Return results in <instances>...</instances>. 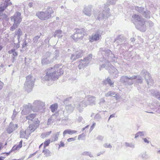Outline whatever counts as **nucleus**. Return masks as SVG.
I'll list each match as a JSON object with an SVG mask.
<instances>
[{
    "label": "nucleus",
    "instance_id": "56",
    "mask_svg": "<svg viewBox=\"0 0 160 160\" xmlns=\"http://www.w3.org/2000/svg\"><path fill=\"white\" fill-rule=\"evenodd\" d=\"M18 41V43L17 44H16L15 45L16 48L17 49H18L20 47L21 40L19 39V41Z\"/></svg>",
    "mask_w": 160,
    "mask_h": 160
},
{
    "label": "nucleus",
    "instance_id": "6",
    "mask_svg": "<svg viewBox=\"0 0 160 160\" xmlns=\"http://www.w3.org/2000/svg\"><path fill=\"white\" fill-rule=\"evenodd\" d=\"M53 12L52 8L49 6L45 11L37 13L36 15L41 20H46L51 17V14Z\"/></svg>",
    "mask_w": 160,
    "mask_h": 160
},
{
    "label": "nucleus",
    "instance_id": "43",
    "mask_svg": "<svg viewBox=\"0 0 160 160\" xmlns=\"http://www.w3.org/2000/svg\"><path fill=\"white\" fill-rule=\"evenodd\" d=\"M144 132H143L139 131L137 132L135 134V138H137L139 136H143L144 135Z\"/></svg>",
    "mask_w": 160,
    "mask_h": 160
},
{
    "label": "nucleus",
    "instance_id": "37",
    "mask_svg": "<svg viewBox=\"0 0 160 160\" xmlns=\"http://www.w3.org/2000/svg\"><path fill=\"white\" fill-rule=\"evenodd\" d=\"M115 94V92L112 91H110L106 93L105 94V96L106 97L112 96H113V95H114Z\"/></svg>",
    "mask_w": 160,
    "mask_h": 160
},
{
    "label": "nucleus",
    "instance_id": "31",
    "mask_svg": "<svg viewBox=\"0 0 160 160\" xmlns=\"http://www.w3.org/2000/svg\"><path fill=\"white\" fill-rule=\"evenodd\" d=\"M151 93L153 96H155L157 98L160 100V92L152 90Z\"/></svg>",
    "mask_w": 160,
    "mask_h": 160
},
{
    "label": "nucleus",
    "instance_id": "48",
    "mask_svg": "<svg viewBox=\"0 0 160 160\" xmlns=\"http://www.w3.org/2000/svg\"><path fill=\"white\" fill-rule=\"evenodd\" d=\"M103 146L105 148H112V146L110 144H108L107 143H105L103 144Z\"/></svg>",
    "mask_w": 160,
    "mask_h": 160
},
{
    "label": "nucleus",
    "instance_id": "64",
    "mask_svg": "<svg viewBox=\"0 0 160 160\" xmlns=\"http://www.w3.org/2000/svg\"><path fill=\"white\" fill-rule=\"evenodd\" d=\"M64 146V143L63 142L61 141L60 142V145H59V147H63Z\"/></svg>",
    "mask_w": 160,
    "mask_h": 160
},
{
    "label": "nucleus",
    "instance_id": "19",
    "mask_svg": "<svg viewBox=\"0 0 160 160\" xmlns=\"http://www.w3.org/2000/svg\"><path fill=\"white\" fill-rule=\"evenodd\" d=\"M18 125L17 124H14L12 122H11L7 129V131L8 133H11L17 129Z\"/></svg>",
    "mask_w": 160,
    "mask_h": 160
},
{
    "label": "nucleus",
    "instance_id": "16",
    "mask_svg": "<svg viewBox=\"0 0 160 160\" xmlns=\"http://www.w3.org/2000/svg\"><path fill=\"white\" fill-rule=\"evenodd\" d=\"M109 9L108 7V6L105 7L104 10L102 12H98L97 19L100 20L103 19L104 18L107 17L108 16H109Z\"/></svg>",
    "mask_w": 160,
    "mask_h": 160
},
{
    "label": "nucleus",
    "instance_id": "25",
    "mask_svg": "<svg viewBox=\"0 0 160 160\" xmlns=\"http://www.w3.org/2000/svg\"><path fill=\"white\" fill-rule=\"evenodd\" d=\"M101 37V35L96 32L95 34H92V37L90 38L89 41L90 42H93L94 41H97L98 40L100 37Z\"/></svg>",
    "mask_w": 160,
    "mask_h": 160
},
{
    "label": "nucleus",
    "instance_id": "7",
    "mask_svg": "<svg viewBox=\"0 0 160 160\" xmlns=\"http://www.w3.org/2000/svg\"><path fill=\"white\" fill-rule=\"evenodd\" d=\"M35 79L30 75L26 77V80L24 84V89L28 93L31 91L34 85Z\"/></svg>",
    "mask_w": 160,
    "mask_h": 160
},
{
    "label": "nucleus",
    "instance_id": "53",
    "mask_svg": "<svg viewBox=\"0 0 160 160\" xmlns=\"http://www.w3.org/2000/svg\"><path fill=\"white\" fill-rule=\"evenodd\" d=\"M17 114V112L14 109L13 111V113L11 117L12 119L13 120L14 119L15 117H16V115Z\"/></svg>",
    "mask_w": 160,
    "mask_h": 160
},
{
    "label": "nucleus",
    "instance_id": "35",
    "mask_svg": "<svg viewBox=\"0 0 160 160\" xmlns=\"http://www.w3.org/2000/svg\"><path fill=\"white\" fill-rule=\"evenodd\" d=\"M58 108V104L55 103L50 106V108L52 112H54Z\"/></svg>",
    "mask_w": 160,
    "mask_h": 160
},
{
    "label": "nucleus",
    "instance_id": "17",
    "mask_svg": "<svg viewBox=\"0 0 160 160\" xmlns=\"http://www.w3.org/2000/svg\"><path fill=\"white\" fill-rule=\"evenodd\" d=\"M0 4V11L3 12L8 6H11L12 4L11 2H9L8 1L2 0Z\"/></svg>",
    "mask_w": 160,
    "mask_h": 160
},
{
    "label": "nucleus",
    "instance_id": "8",
    "mask_svg": "<svg viewBox=\"0 0 160 160\" xmlns=\"http://www.w3.org/2000/svg\"><path fill=\"white\" fill-rule=\"evenodd\" d=\"M137 78V76L135 75L132 77L123 76L121 77L120 81L125 85L130 86L134 83L133 80L136 79Z\"/></svg>",
    "mask_w": 160,
    "mask_h": 160
},
{
    "label": "nucleus",
    "instance_id": "24",
    "mask_svg": "<svg viewBox=\"0 0 160 160\" xmlns=\"http://www.w3.org/2000/svg\"><path fill=\"white\" fill-rule=\"evenodd\" d=\"M87 106V104L85 101H83L78 103L77 107V108L80 112L82 111L83 108Z\"/></svg>",
    "mask_w": 160,
    "mask_h": 160
},
{
    "label": "nucleus",
    "instance_id": "60",
    "mask_svg": "<svg viewBox=\"0 0 160 160\" xmlns=\"http://www.w3.org/2000/svg\"><path fill=\"white\" fill-rule=\"evenodd\" d=\"M18 149L16 146H14L12 149L11 150V152H12V151H14L15 150H17Z\"/></svg>",
    "mask_w": 160,
    "mask_h": 160
},
{
    "label": "nucleus",
    "instance_id": "14",
    "mask_svg": "<svg viewBox=\"0 0 160 160\" xmlns=\"http://www.w3.org/2000/svg\"><path fill=\"white\" fill-rule=\"evenodd\" d=\"M140 75L144 78L147 84L149 83H152L153 82V79L151 77L150 74L146 70L143 69L140 72Z\"/></svg>",
    "mask_w": 160,
    "mask_h": 160
},
{
    "label": "nucleus",
    "instance_id": "15",
    "mask_svg": "<svg viewBox=\"0 0 160 160\" xmlns=\"http://www.w3.org/2000/svg\"><path fill=\"white\" fill-rule=\"evenodd\" d=\"M135 9L139 13L142 14L144 17L147 18H149L150 17V12L147 10L142 7L136 6Z\"/></svg>",
    "mask_w": 160,
    "mask_h": 160
},
{
    "label": "nucleus",
    "instance_id": "39",
    "mask_svg": "<svg viewBox=\"0 0 160 160\" xmlns=\"http://www.w3.org/2000/svg\"><path fill=\"white\" fill-rule=\"evenodd\" d=\"M42 152L44 153V155L46 157L50 156L51 155V153L50 151L47 149L43 150Z\"/></svg>",
    "mask_w": 160,
    "mask_h": 160
},
{
    "label": "nucleus",
    "instance_id": "27",
    "mask_svg": "<svg viewBox=\"0 0 160 160\" xmlns=\"http://www.w3.org/2000/svg\"><path fill=\"white\" fill-rule=\"evenodd\" d=\"M56 114L52 115L48 119L47 124L49 125L52 123L53 122L56 121Z\"/></svg>",
    "mask_w": 160,
    "mask_h": 160
},
{
    "label": "nucleus",
    "instance_id": "45",
    "mask_svg": "<svg viewBox=\"0 0 160 160\" xmlns=\"http://www.w3.org/2000/svg\"><path fill=\"white\" fill-rule=\"evenodd\" d=\"M51 140L50 139H48L44 142V148L48 146L49 145V144L50 143Z\"/></svg>",
    "mask_w": 160,
    "mask_h": 160
},
{
    "label": "nucleus",
    "instance_id": "59",
    "mask_svg": "<svg viewBox=\"0 0 160 160\" xmlns=\"http://www.w3.org/2000/svg\"><path fill=\"white\" fill-rule=\"evenodd\" d=\"M52 133L51 131L46 132L45 133V137H47V136L50 135Z\"/></svg>",
    "mask_w": 160,
    "mask_h": 160
},
{
    "label": "nucleus",
    "instance_id": "11",
    "mask_svg": "<svg viewBox=\"0 0 160 160\" xmlns=\"http://www.w3.org/2000/svg\"><path fill=\"white\" fill-rule=\"evenodd\" d=\"M92 58V55L90 54L84 58L83 60L81 59L79 62V64L78 66L79 69H81L87 66L91 61Z\"/></svg>",
    "mask_w": 160,
    "mask_h": 160
},
{
    "label": "nucleus",
    "instance_id": "54",
    "mask_svg": "<svg viewBox=\"0 0 160 160\" xmlns=\"http://www.w3.org/2000/svg\"><path fill=\"white\" fill-rule=\"evenodd\" d=\"M95 119L98 121L101 118V116L99 114H97L95 117Z\"/></svg>",
    "mask_w": 160,
    "mask_h": 160
},
{
    "label": "nucleus",
    "instance_id": "41",
    "mask_svg": "<svg viewBox=\"0 0 160 160\" xmlns=\"http://www.w3.org/2000/svg\"><path fill=\"white\" fill-rule=\"evenodd\" d=\"M40 36H36L34 37V38L33 39V43H36L38 42V39L40 37V36L42 35V33H40Z\"/></svg>",
    "mask_w": 160,
    "mask_h": 160
},
{
    "label": "nucleus",
    "instance_id": "22",
    "mask_svg": "<svg viewBox=\"0 0 160 160\" xmlns=\"http://www.w3.org/2000/svg\"><path fill=\"white\" fill-rule=\"evenodd\" d=\"M92 8L91 5L85 7L83 10L84 14L86 16H90L92 14Z\"/></svg>",
    "mask_w": 160,
    "mask_h": 160
},
{
    "label": "nucleus",
    "instance_id": "38",
    "mask_svg": "<svg viewBox=\"0 0 160 160\" xmlns=\"http://www.w3.org/2000/svg\"><path fill=\"white\" fill-rule=\"evenodd\" d=\"M125 144L126 147H130L131 148H135L134 144L132 142H126L125 143Z\"/></svg>",
    "mask_w": 160,
    "mask_h": 160
},
{
    "label": "nucleus",
    "instance_id": "29",
    "mask_svg": "<svg viewBox=\"0 0 160 160\" xmlns=\"http://www.w3.org/2000/svg\"><path fill=\"white\" fill-rule=\"evenodd\" d=\"M77 132L74 130H72L71 129H66L64 131L63 133V137H64L65 134H69L71 135L74 133H76Z\"/></svg>",
    "mask_w": 160,
    "mask_h": 160
},
{
    "label": "nucleus",
    "instance_id": "3",
    "mask_svg": "<svg viewBox=\"0 0 160 160\" xmlns=\"http://www.w3.org/2000/svg\"><path fill=\"white\" fill-rule=\"evenodd\" d=\"M132 20L135 24L137 28L142 32L146 30L145 21L141 16L134 14L132 16Z\"/></svg>",
    "mask_w": 160,
    "mask_h": 160
},
{
    "label": "nucleus",
    "instance_id": "57",
    "mask_svg": "<svg viewBox=\"0 0 160 160\" xmlns=\"http://www.w3.org/2000/svg\"><path fill=\"white\" fill-rule=\"evenodd\" d=\"M75 138H69L68 139L67 141L68 142H70L71 141H74L75 140Z\"/></svg>",
    "mask_w": 160,
    "mask_h": 160
},
{
    "label": "nucleus",
    "instance_id": "34",
    "mask_svg": "<svg viewBox=\"0 0 160 160\" xmlns=\"http://www.w3.org/2000/svg\"><path fill=\"white\" fill-rule=\"evenodd\" d=\"M114 82H112L110 79L107 78L106 80L103 81V83L105 85L107 83L109 84V85L112 86Z\"/></svg>",
    "mask_w": 160,
    "mask_h": 160
},
{
    "label": "nucleus",
    "instance_id": "21",
    "mask_svg": "<svg viewBox=\"0 0 160 160\" xmlns=\"http://www.w3.org/2000/svg\"><path fill=\"white\" fill-rule=\"evenodd\" d=\"M51 53L49 52H47L46 53L45 56L46 57L43 59L42 60V64L43 65H45L50 63V61L49 59V57L51 55Z\"/></svg>",
    "mask_w": 160,
    "mask_h": 160
},
{
    "label": "nucleus",
    "instance_id": "33",
    "mask_svg": "<svg viewBox=\"0 0 160 160\" xmlns=\"http://www.w3.org/2000/svg\"><path fill=\"white\" fill-rule=\"evenodd\" d=\"M62 32V31L61 30H58L55 32L53 36L55 37H57L58 38H61L62 36L61 35Z\"/></svg>",
    "mask_w": 160,
    "mask_h": 160
},
{
    "label": "nucleus",
    "instance_id": "51",
    "mask_svg": "<svg viewBox=\"0 0 160 160\" xmlns=\"http://www.w3.org/2000/svg\"><path fill=\"white\" fill-rule=\"evenodd\" d=\"M54 58H55V59H57V58L58 57L59 55V51L57 50L55 51L54 52Z\"/></svg>",
    "mask_w": 160,
    "mask_h": 160
},
{
    "label": "nucleus",
    "instance_id": "44",
    "mask_svg": "<svg viewBox=\"0 0 160 160\" xmlns=\"http://www.w3.org/2000/svg\"><path fill=\"white\" fill-rule=\"evenodd\" d=\"M140 156L143 159H145L148 158V155L147 154L146 152H143L141 153Z\"/></svg>",
    "mask_w": 160,
    "mask_h": 160
},
{
    "label": "nucleus",
    "instance_id": "46",
    "mask_svg": "<svg viewBox=\"0 0 160 160\" xmlns=\"http://www.w3.org/2000/svg\"><path fill=\"white\" fill-rule=\"evenodd\" d=\"M117 0H107V4H113L115 3V2Z\"/></svg>",
    "mask_w": 160,
    "mask_h": 160
},
{
    "label": "nucleus",
    "instance_id": "5",
    "mask_svg": "<svg viewBox=\"0 0 160 160\" xmlns=\"http://www.w3.org/2000/svg\"><path fill=\"white\" fill-rule=\"evenodd\" d=\"M10 18L11 21L13 23L10 28V30L13 31L18 27L22 22L21 13L19 12H16L13 16L10 17Z\"/></svg>",
    "mask_w": 160,
    "mask_h": 160
},
{
    "label": "nucleus",
    "instance_id": "18",
    "mask_svg": "<svg viewBox=\"0 0 160 160\" xmlns=\"http://www.w3.org/2000/svg\"><path fill=\"white\" fill-rule=\"evenodd\" d=\"M32 106V104L28 103L27 105L23 106V108L22 111L21 113L24 114L28 113L32 110H33Z\"/></svg>",
    "mask_w": 160,
    "mask_h": 160
},
{
    "label": "nucleus",
    "instance_id": "36",
    "mask_svg": "<svg viewBox=\"0 0 160 160\" xmlns=\"http://www.w3.org/2000/svg\"><path fill=\"white\" fill-rule=\"evenodd\" d=\"M15 49H12L11 50L8 51V53L9 54H12L13 57H16L18 55V53L17 52L15 51Z\"/></svg>",
    "mask_w": 160,
    "mask_h": 160
},
{
    "label": "nucleus",
    "instance_id": "2",
    "mask_svg": "<svg viewBox=\"0 0 160 160\" xmlns=\"http://www.w3.org/2000/svg\"><path fill=\"white\" fill-rule=\"evenodd\" d=\"M99 52L102 54L104 58L108 59L107 62H105L106 63H108L107 65L106 64H103L100 67V70H101V68H104L106 69H108V67H110V65L109 61H111V59H112L113 58H115L114 55L111 53V52L110 50L104 48H101Z\"/></svg>",
    "mask_w": 160,
    "mask_h": 160
},
{
    "label": "nucleus",
    "instance_id": "23",
    "mask_svg": "<svg viewBox=\"0 0 160 160\" xmlns=\"http://www.w3.org/2000/svg\"><path fill=\"white\" fill-rule=\"evenodd\" d=\"M109 69V72L112 76L113 78H115L118 76V72L117 69L113 67H111Z\"/></svg>",
    "mask_w": 160,
    "mask_h": 160
},
{
    "label": "nucleus",
    "instance_id": "58",
    "mask_svg": "<svg viewBox=\"0 0 160 160\" xmlns=\"http://www.w3.org/2000/svg\"><path fill=\"white\" fill-rule=\"evenodd\" d=\"M71 98V97H70L69 98H67L66 99L64 100L63 101V103L66 104L67 103V101H69V100Z\"/></svg>",
    "mask_w": 160,
    "mask_h": 160
},
{
    "label": "nucleus",
    "instance_id": "20",
    "mask_svg": "<svg viewBox=\"0 0 160 160\" xmlns=\"http://www.w3.org/2000/svg\"><path fill=\"white\" fill-rule=\"evenodd\" d=\"M88 104L91 105H95L96 103V98L92 95H88L86 97Z\"/></svg>",
    "mask_w": 160,
    "mask_h": 160
},
{
    "label": "nucleus",
    "instance_id": "52",
    "mask_svg": "<svg viewBox=\"0 0 160 160\" xmlns=\"http://www.w3.org/2000/svg\"><path fill=\"white\" fill-rule=\"evenodd\" d=\"M114 95V96H113V97L115 98L116 100H118L120 98V97L118 93H116L115 92V94Z\"/></svg>",
    "mask_w": 160,
    "mask_h": 160
},
{
    "label": "nucleus",
    "instance_id": "61",
    "mask_svg": "<svg viewBox=\"0 0 160 160\" xmlns=\"http://www.w3.org/2000/svg\"><path fill=\"white\" fill-rule=\"evenodd\" d=\"M97 138V139H98V140H100L101 141H102L103 138V137L101 136H98Z\"/></svg>",
    "mask_w": 160,
    "mask_h": 160
},
{
    "label": "nucleus",
    "instance_id": "63",
    "mask_svg": "<svg viewBox=\"0 0 160 160\" xmlns=\"http://www.w3.org/2000/svg\"><path fill=\"white\" fill-rule=\"evenodd\" d=\"M96 124L95 123H93V124L91 126V127L90 129L91 131L94 128V127L96 125Z\"/></svg>",
    "mask_w": 160,
    "mask_h": 160
},
{
    "label": "nucleus",
    "instance_id": "9",
    "mask_svg": "<svg viewBox=\"0 0 160 160\" xmlns=\"http://www.w3.org/2000/svg\"><path fill=\"white\" fill-rule=\"evenodd\" d=\"M84 32L85 29L84 28H77L75 33L71 37L75 41L77 42L82 39Z\"/></svg>",
    "mask_w": 160,
    "mask_h": 160
},
{
    "label": "nucleus",
    "instance_id": "28",
    "mask_svg": "<svg viewBox=\"0 0 160 160\" xmlns=\"http://www.w3.org/2000/svg\"><path fill=\"white\" fill-rule=\"evenodd\" d=\"M36 116V114H29V115L27 116L26 117V118L27 119H28L30 120V121H31L33 122V123L32 124H31L34 125V120L36 119H37L38 120V119L37 118H36L34 119V118Z\"/></svg>",
    "mask_w": 160,
    "mask_h": 160
},
{
    "label": "nucleus",
    "instance_id": "30",
    "mask_svg": "<svg viewBox=\"0 0 160 160\" xmlns=\"http://www.w3.org/2000/svg\"><path fill=\"white\" fill-rule=\"evenodd\" d=\"M22 34V32L20 28H18L15 32V35L17 36L18 41L20 39V37Z\"/></svg>",
    "mask_w": 160,
    "mask_h": 160
},
{
    "label": "nucleus",
    "instance_id": "10",
    "mask_svg": "<svg viewBox=\"0 0 160 160\" xmlns=\"http://www.w3.org/2000/svg\"><path fill=\"white\" fill-rule=\"evenodd\" d=\"M126 39L122 35H119L117 37L114 42V45L118 46L120 45L121 48L127 46L128 44V43H125Z\"/></svg>",
    "mask_w": 160,
    "mask_h": 160
},
{
    "label": "nucleus",
    "instance_id": "50",
    "mask_svg": "<svg viewBox=\"0 0 160 160\" xmlns=\"http://www.w3.org/2000/svg\"><path fill=\"white\" fill-rule=\"evenodd\" d=\"M105 102V100L104 98H101L99 99V102H98V104L99 105H101Z\"/></svg>",
    "mask_w": 160,
    "mask_h": 160
},
{
    "label": "nucleus",
    "instance_id": "12",
    "mask_svg": "<svg viewBox=\"0 0 160 160\" xmlns=\"http://www.w3.org/2000/svg\"><path fill=\"white\" fill-rule=\"evenodd\" d=\"M75 107V104L74 106L71 104L66 106L65 110L63 111V114L65 117V118L63 119V120H68L69 115L73 112Z\"/></svg>",
    "mask_w": 160,
    "mask_h": 160
},
{
    "label": "nucleus",
    "instance_id": "13",
    "mask_svg": "<svg viewBox=\"0 0 160 160\" xmlns=\"http://www.w3.org/2000/svg\"><path fill=\"white\" fill-rule=\"evenodd\" d=\"M34 108L33 111L34 112H38L39 110L45 108V103L40 100L35 101L33 103Z\"/></svg>",
    "mask_w": 160,
    "mask_h": 160
},
{
    "label": "nucleus",
    "instance_id": "4",
    "mask_svg": "<svg viewBox=\"0 0 160 160\" xmlns=\"http://www.w3.org/2000/svg\"><path fill=\"white\" fill-rule=\"evenodd\" d=\"M34 125L30 124L25 131H22L20 132V138H27L29 135L35 131L37 128L39 126L40 122V121L37 119L34 120Z\"/></svg>",
    "mask_w": 160,
    "mask_h": 160
},
{
    "label": "nucleus",
    "instance_id": "40",
    "mask_svg": "<svg viewBox=\"0 0 160 160\" xmlns=\"http://www.w3.org/2000/svg\"><path fill=\"white\" fill-rule=\"evenodd\" d=\"M82 155L84 156H88L91 158L93 157L91 152H84L82 153Z\"/></svg>",
    "mask_w": 160,
    "mask_h": 160
},
{
    "label": "nucleus",
    "instance_id": "32",
    "mask_svg": "<svg viewBox=\"0 0 160 160\" xmlns=\"http://www.w3.org/2000/svg\"><path fill=\"white\" fill-rule=\"evenodd\" d=\"M3 12L0 11V19L3 21L7 19L8 18V16L7 14L3 13Z\"/></svg>",
    "mask_w": 160,
    "mask_h": 160
},
{
    "label": "nucleus",
    "instance_id": "55",
    "mask_svg": "<svg viewBox=\"0 0 160 160\" xmlns=\"http://www.w3.org/2000/svg\"><path fill=\"white\" fill-rule=\"evenodd\" d=\"M27 42L26 40H24L23 42V43L22 45V48H23L25 47H26L27 46Z\"/></svg>",
    "mask_w": 160,
    "mask_h": 160
},
{
    "label": "nucleus",
    "instance_id": "47",
    "mask_svg": "<svg viewBox=\"0 0 160 160\" xmlns=\"http://www.w3.org/2000/svg\"><path fill=\"white\" fill-rule=\"evenodd\" d=\"M76 56V54H72L70 57V59L72 60V61L76 60L77 58H78Z\"/></svg>",
    "mask_w": 160,
    "mask_h": 160
},
{
    "label": "nucleus",
    "instance_id": "1",
    "mask_svg": "<svg viewBox=\"0 0 160 160\" xmlns=\"http://www.w3.org/2000/svg\"><path fill=\"white\" fill-rule=\"evenodd\" d=\"M63 69L61 65L56 64L53 67L50 68L47 70L43 79L46 81L57 80L59 76L63 74Z\"/></svg>",
    "mask_w": 160,
    "mask_h": 160
},
{
    "label": "nucleus",
    "instance_id": "49",
    "mask_svg": "<svg viewBox=\"0 0 160 160\" xmlns=\"http://www.w3.org/2000/svg\"><path fill=\"white\" fill-rule=\"evenodd\" d=\"M139 77L137 80V83H142L143 82V79L142 77H140V76H139Z\"/></svg>",
    "mask_w": 160,
    "mask_h": 160
},
{
    "label": "nucleus",
    "instance_id": "42",
    "mask_svg": "<svg viewBox=\"0 0 160 160\" xmlns=\"http://www.w3.org/2000/svg\"><path fill=\"white\" fill-rule=\"evenodd\" d=\"M76 55V57L78 58L82 56L83 55V52L82 50H80L77 52L75 53Z\"/></svg>",
    "mask_w": 160,
    "mask_h": 160
},
{
    "label": "nucleus",
    "instance_id": "62",
    "mask_svg": "<svg viewBox=\"0 0 160 160\" xmlns=\"http://www.w3.org/2000/svg\"><path fill=\"white\" fill-rule=\"evenodd\" d=\"M4 84L3 82L0 80V90H1Z\"/></svg>",
    "mask_w": 160,
    "mask_h": 160
},
{
    "label": "nucleus",
    "instance_id": "26",
    "mask_svg": "<svg viewBox=\"0 0 160 160\" xmlns=\"http://www.w3.org/2000/svg\"><path fill=\"white\" fill-rule=\"evenodd\" d=\"M60 133V132H57L52 135L50 139L52 142L57 141L58 140V137Z\"/></svg>",
    "mask_w": 160,
    "mask_h": 160
}]
</instances>
